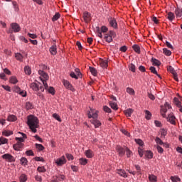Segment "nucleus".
<instances>
[{"label":"nucleus","mask_w":182,"mask_h":182,"mask_svg":"<svg viewBox=\"0 0 182 182\" xmlns=\"http://www.w3.org/2000/svg\"><path fill=\"white\" fill-rule=\"evenodd\" d=\"M149 180L150 182H157V176L154 175H149Z\"/></svg>","instance_id":"37"},{"label":"nucleus","mask_w":182,"mask_h":182,"mask_svg":"<svg viewBox=\"0 0 182 182\" xmlns=\"http://www.w3.org/2000/svg\"><path fill=\"white\" fill-rule=\"evenodd\" d=\"M53 119H55V120H58V122H62V119H60V116L57 113L53 114Z\"/></svg>","instance_id":"49"},{"label":"nucleus","mask_w":182,"mask_h":182,"mask_svg":"<svg viewBox=\"0 0 182 182\" xmlns=\"http://www.w3.org/2000/svg\"><path fill=\"white\" fill-rule=\"evenodd\" d=\"M24 72H25L26 75H31V68H29L28 66H26L24 68Z\"/></svg>","instance_id":"53"},{"label":"nucleus","mask_w":182,"mask_h":182,"mask_svg":"<svg viewBox=\"0 0 182 182\" xmlns=\"http://www.w3.org/2000/svg\"><path fill=\"white\" fill-rule=\"evenodd\" d=\"M155 141L157 144H160V146H163V144H164L161 139H160L159 136L156 137Z\"/></svg>","instance_id":"47"},{"label":"nucleus","mask_w":182,"mask_h":182,"mask_svg":"<svg viewBox=\"0 0 182 182\" xmlns=\"http://www.w3.org/2000/svg\"><path fill=\"white\" fill-rule=\"evenodd\" d=\"M47 90L50 95H52V96H54L55 95V88L53 87H50L48 89L47 88Z\"/></svg>","instance_id":"51"},{"label":"nucleus","mask_w":182,"mask_h":182,"mask_svg":"<svg viewBox=\"0 0 182 182\" xmlns=\"http://www.w3.org/2000/svg\"><path fill=\"white\" fill-rule=\"evenodd\" d=\"M8 143V139L4 137H0V146L1 144H6Z\"/></svg>","instance_id":"48"},{"label":"nucleus","mask_w":182,"mask_h":182,"mask_svg":"<svg viewBox=\"0 0 182 182\" xmlns=\"http://www.w3.org/2000/svg\"><path fill=\"white\" fill-rule=\"evenodd\" d=\"M126 92L127 93H128L129 95H130L131 96H134L135 95V92H134V90L132 87H127V90H126Z\"/></svg>","instance_id":"27"},{"label":"nucleus","mask_w":182,"mask_h":182,"mask_svg":"<svg viewBox=\"0 0 182 182\" xmlns=\"http://www.w3.org/2000/svg\"><path fill=\"white\" fill-rule=\"evenodd\" d=\"M16 120H18V118L14 114L9 115L7 118L8 122H16Z\"/></svg>","instance_id":"24"},{"label":"nucleus","mask_w":182,"mask_h":182,"mask_svg":"<svg viewBox=\"0 0 182 182\" xmlns=\"http://www.w3.org/2000/svg\"><path fill=\"white\" fill-rule=\"evenodd\" d=\"M132 48L134 50V52H136V53H138L139 55H140L141 50H140V46H139V45L134 44L132 46Z\"/></svg>","instance_id":"25"},{"label":"nucleus","mask_w":182,"mask_h":182,"mask_svg":"<svg viewBox=\"0 0 182 182\" xmlns=\"http://www.w3.org/2000/svg\"><path fill=\"white\" fill-rule=\"evenodd\" d=\"M175 14L176 18H181L182 17V9H176Z\"/></svg>","instance_id":"22"},{"label":"nucleus","mask_w":182,"mask_h":182,"mask_svg":"<svg viewBox=\"0 0 182 182\" xmlns=\"http://www.w3.org/2000/svg\"><path fill=\"white\" fill-rule=\"evenodd\" d=\"M174 18H176V16H174V13L173 12L168 13L167 19H168L170 22H173V21H174Z\"/></svg>","instance_id":"21"},{"label":"nucleus","mask_w":182,"mask_h":182,"mask_svg":"<svg viewBox=\"0 0 182 182\" xmlns=\"http://www.w3.org/2000/svg\"><path fill=\"white\" fill-rule=\"evenodd\" d=\"M171 180L172 182H180L181 181V179L177 176H171Z\"/></svg>","instance_id":"40"},{"label":"nucleus","mask_w":182,"mask_h":182,"mask_svg":"<svg viewBox=\"0 0 182 182\" xmlns=\"http://www.w3.org/2000/svg\"><path fill=\"white\" fill-rule=\"evenodd\" d=\"M49 51L52 55H56V53H58V47L56 46V44H53L50 48Z\"/></svg>","instance_id":"15"},{"label":"nucleus","mask_w":182,"mask_h":182,"mask_svg":"<svg viewBox=\"0 0 182 182\" xmlns=\"http://www.w3.org/2000/svg\"><path fill=\"white\" fill-rule=\"evenodd\" d=\"M55 163L58 167H60L63 164H66V158H65V156H63L60 158L55 159Z\"/></svg>","instance_id":"7"},{"label":"nucleus","mask_w":182,"mask_h":182,"mask_svg":"<svg viewBox=\"0 0 182 182\" xmlns=\"http://www.w3.org/2000/svg\"><path fill=\"white\" fill-rule=\"evenodd\" d=\"M15 140L17 143L13 145V148L16 151H21L23 149V141H25V139L22 137H16Z\"/></svg>","instance_id":"3"},{"label":"nucleus","mask_w":182,"mask_h":182,"mask_svg":"<svg viewBox=\"0 0 182 182\" xmlns=\"http://www.w3.org/2000/svg\"><path fill=\"white\" fill-rule=\"evenodd\" d=\"M9 82L12 85H16V83H18V79L15 76H11L9 79Z\"/></svg>","instance_id":"30"},{"label":"nucleus","mask_w":182,"mask_h":182,"mask_svg":"<svg viewBox=\"0 0 182 182\" xmlns=\"http://www.w3.org/2000/svg\"><path fill=\"white\" fill-rule=\"evenodd\" d=\"M79 161H80V164H81V166H86L87 164L88 160L86 159L85 158H80Z\"/></svg>","instance_id":"35"},{"label":"nucleus","mask_w":182,"mask_h":182,"mask_svg":"<svg viewBox=\"0 0 182 182\" xmlns=\"http://www.w3.org/2000/svg\"><path fill=\"white\" fill-rule=\"evenodd\" d=\"M59 18H60V14L55 13V14L52 18L53 22H55V21H58V19H59Z\"/></svg>","instance_id":"41"},{"label":"nucleus","mask_w":182,"mask_h":182,"mask_svg":"<svg viewBox=\"0 0 182 182\" xmlns=\"http://www.w3.org/2000/svg\"><path fill=\"white\" fill-rule=\"evenodd\" d=\"M145 119L146 120H151V112L149 110H145Z\"/></svg>","instance_id":"31"},{"label":"nucleus","mask_w":182,"mask_h":182,"mask_svg":"<svg viewBox=\"0 0 182 182\" xmlns=\"http://www.w3.org/2000/svg\"><path fill=\"white\" fill-rule=\"evenodd\" d=\"M139 70H140L142 73H144V72H146V68L143 65H140L139 67Z\"/></svg>","instance_id":"64"},{"label":"nucleus","mask_w":182,"mask_h":182,"mask_svg":"<svg viewBox=\"0 0 182 182\" xmlns=\"http://www.w3.org/2000/svg\"><path fill=\"white\" fill-rule=\"evenodd\" d=\"M11 26V29H13L14 32L15 33H18L21 31V26H19L17 23H12Z\"/></svg>","instance_id":"13"},{"label":"nucleus","mask_w":182,"mask_h":182,"mask_svg":"<svg viewBox=\"0 0 182 182\" xmlns=\"http://www.w3.org/2000/svg\"><path fill=\"white\" fill-rule=\"evenodd\" d=\"M135 141L136 144H139V146H143V144H144V143L143 142V140L140 139H135Z\"/></svg>","instance_id":"59"},{"label":"nucleus","mask_w":182,"mask_h":182,"mask_svg":"<svg viewBox=\"0 0 182 182\" xmlns=\"http://www.w3.org/2000/svg\"><path fill=\"white\" fill-rule=\"evenodd\" d=\"M109 106L113 109V110H117L119 109V107H117V103L116 102H109Z\"/></svg>","instance_id":"34"},{"label":"nucleus","mask_w":182,"mask_h":182,"mask_svg":"<svg viewBox=\"0 0 182 182\" xmlns=\"http://www.w3.org/2000/svg\"><path fill=\"white\" fill-rule=\"evenodd\" d=\"M116 150L119 154V157H123L126 154V149L122 147L120 145L116 146Z\"/></svg>","instance_id":"11"},{"label":"nucleus","mask_w":182,"mask_h":182,"mask_svg":"<svg viewBox=\"0 0 182 182\" xmlns=\"http://www.w3.org/2000/svg\"><path fill=\"white\" fill-rule=\"evenodd\" d=\"M149 70H151V73H153L154 75H157V70H156L155 67L151 66L149 68Z\"/></svg>","instance_id":"56"},{"label":"nucleus","mask_w":182,"mask_h":182,"mask_svg":"<svg viewBox=\"0 0 182 182\" xmlns=\"http://www.w3.org/2000/svg\"><path fill=\"white\" fill-rule=\"evenodd\" d=\"M101 32H102L103 33H106V32H107V31H109V28L107 27H106L105 26H102L101 27L100 29Z\"/></svg>","instance_id":"58"},{"label":"nucleus","mask_w":182,"mask_h":182,"mask_svg":"<svg viewBox=\"0 0 182 182\" xmlns=\"http://www.w3.org/2000/svg\"><path fill=\"white\" fill-rule=\"evenodd\" d=\"M63 85H64L65 87L68 89V90H70L71 92H76V90L75 87H73V85H72L69 81L63 80Z\"/></svg>","instance_id":"8"},{"label":"nucleus","mask_w":182,"mask_h":182,"mask_svg":"<svg viewBox=\"0 0 182 182\" xmlns=\"http://www.w3.org/2000/svg\"><path fill=\"white\" fill-rule=\"evenodd\" d=\"M125 151H126L127 156L128 158L132 157V154H133V152H132V151H130V149L128 147L125 148Z\"/></svg>","instance_id":"45"},{"label":"nucleus","mask_w":182,"mask_h":182,"mask_svg":"<svg viewBox=\"0 0 182 182\" xmlns=\"http://www.w3.org/2000/svg\"><path fill=\"white\" fill-rule=\"evenodd\" d=\"M14 92L19 94L21 92V87H18L17 85H15L14 87Z\"/></svg>","instance_id":"57"},{"label":"nucleus","mask_w":182,"mask_h":182,"mask_svg":"<svg viewBox=\"0 0 182 182\" xmlns=\"http://www.w3.org/2000/svg\"><path fill=\"white\" fill-rule=\"evenodd\" d=\"M27 124L33 133H36L39 128V119L35 115H29L27 117Z\"/></svg>","instance_id":"1"},{"label":"nucleus","mask_w":182,"mask_h":182,"mask_svg":"<svg viewBox=\"0 0 182 182\" xmlns=\"http://www.w3.org/2000/svg\"><path fill=\"white\" fill-rule=\"evenodd\" d=\"M117 174H119L121 177H124V178H126L127 177V173H126V171L123 169H118L117 171Z\"/></svg>","instance_id":"17"},{"label":"nucleus","mask_w":182,"mask_h":182,"mask_svg":"<svg viewBox=\"0 0 182 182\" xmlns=\"http://www.w3.org/2000/svg\"><path fill=\"white\" fill-rule=\"evenodd\" d=\"M156 149H157L158 153H160L161 154H163V152L164 151L162 147L159 145H157Z\"/></svg>","instance_id":"63"},{"label":"nucleus","mask_w":182,"mask_h":182,"mask_svg":"<svg viewBox=\"0 0 182 182\" xmlns=\"http://www.w3.org/2000/svg\"><path fill=\"white\" fill-rule=\"evenodd\" d=\"M103 110L106 113H112V109L109 107H107V106H104L103 107Z\"/></svg>","instance_id":"55"},{"label":"nucleus","mask_w":182,"mask_h":182,"mask_svg":"<svg viewBox=\"0 0 182 182\" xmlns=\"http://www.w3.org/2000/svg\"><path fill=\"white\" fill-rule=\"evenodd\" d=\"M26 156H35V154H33V150H28L26 151Z\"/></svg>","instance_id":"61"},{"label":"nucleus","mask_w":182,"mask_h":182,"mask_svg":"<svg viewBox=\"0 0 182 182\" xmlns=\"http://www.w3.org/2000/svg\"><path fill=\"white\" fill-rule=\"evenodd\" d=\"M104 39L108 43H110V42L113 41V37L112 36H109V34H105Z\"/></svg>","instance_id":"26"},{"label":"nucleus","mask_w":182,"mask_h":182,"mask_svg":"<svg viewBox=\"0 0 182 182\" xmlns=\"http://www.w3.org/2000/svg\"><path fill=\"white\" fill-rule=\"evenodd\" d=\"M151 62L152 63V65L154 66H160V65H161V62H160V60H159L154 58H151Z\"/></svg>","instance_id":"18"},{"label":"nucleus","mask_w":182,"mask_h":182,"mask_svg":"<svg viewBox=\"0 0 182 182\" xmlns=\"http://www.w3.org/2000/svg\"><path fill=\"white\" fill-rule=\"evenodd\" d=\"M167 121L171 123V124L176 125V117L173 114H169L167 117Z\"/></svg>","instance_id":"12"},{"label":"nucleus","mask_w":182,"mask_h":182,"mask_svg":"<svg viewBox=\"0 0 182 182\" xmlns=\"http://www.w3.org/2000/svg\"><path fill=\"white\" fill-rule=\"evenodd\" d=\"M20 161L21 163V166H26V164H28V159H26L25 157H22L20 159Z\"/></svg>","instance_id":"44"},{"label":"nucleus","mask_w":182,"mask_h":182,"mask_svg":"<svg viewBox=\"0 0 182 182\" xmlns=\"http://www.w3.org/2000/svg\"><path fill=\"white\" fill-rule=\"evenodd\" d=\"M100 65L101 68H102L103 69H106V68H107L109 65V61H107V60H101L100 61Z\"/></svg>","instance_id":"16"},{"label":"nucleus","mask_w":182,"mask_h":182,"mask_svg":"<svg viewBox=\"0 0 182 182\" xmlns=\"http://www.w3.org/2000/svg\"><path fill=\"white\" fill-rule=\"evenodd\" d=\"M171 109V105L168 104V102H166L164 106L161 107V114L163 117H166V113H167V110Z\"/></svg>","instance_id":"5"},{"label":"nucleus","mask_w":182,"mask_h":182,"mask_svg":"<svg viewBox=\"0 0 182 182\" xmlns=\"http://www.w3.org/2000/svg\"><path fill=\"white\" fill-rule=\"evenodd\" d=\"M108 21L111 28H114V29H118L117 21H116V18L110 17L108 18Z\"/></svg>","instance_id":"9"},{"label":"nucleus","mask_w":182,"mask_h":182,"mask_svg":"<svg viewBox=\"0 0 182 182\" xmlns=\"http://www.w3.org/2000/svg\"><path fill=\"white\" fill-rule=\"evenodd\" d=\"M154 154L151 151H145V157L148 159H151L153 158Z\"/></svg>","instance_id":"19"},{"label":"nucleus","mask_w":182,"mask_h":182,"mask_svg":"<svg viewBox=\"0 0 182 182\" xmlns=\"http://www.w3.org/2000/svg\"><path fill=\"white\" fill-rule=\"evenodd\" d=\"M168 70L173 75L174 80H176V82H178V77L177 75V72H176V70H174V68L171 67V65H169L168 67Z\"/></svg>","instance_id":"10"},{"label":"nucleus","mask_w":182,"mask_h":182,"mask_svg":"<svg viewBox=\"0 0 182 182\" xmlns=\"http://www.w3.org/2000/svg\"><path fill=\"white\" fill-rule=\"evenodd\" d=\"M83 19L85 23H89V22H90V14L89 12L87 11L84 12Z\"/></svg>","instance_id":"14"},{"label":"nucleus","mask_w":182,"mask_h":182,"mask_svg":"<svg viewBox=\"0 0 182 182\" xmlns=\"http://www.w3.org/2000/svg\"><path fill=\"white\" fill-rule=\"evenodd\" d=\"M16 59H17V60H20L21 62L23 59V56L22 55V54L17 53H16Z\"/></svg>","instance_id":"50"},{"label":"nucleus","mask_w":182,"mask_h":182,"mask_svg":"<svg viewBox=\"0 0 182 182\" xmlns=\"http://www.w3.org/2000/svg\"><path fill=\"white\" fill-rule=\"evenodd\" d=\"M163 52L166 56H170L171 55V51L166 48H163Z\"/></svg>","instance_id":"43"},{"label":"nucleus","mask_w":182,"mask_h":182,"mask_svg":"<svg viewBox=\"0 0 182 182\" xmlns=\"http://www.w3.org/2000/svg\"><path fill=\"white\" fill-rule=\"evenodd\" d=\"M138 153L140 157H143L144 154V151H143V149H141V148H138Z\"/></svg>","instance_id":"62"},{"label":"nucleus","mask_w":182,"mask_h":182,"mask_svg":"<svg viewBox=\"0 0 182 182\" xmlns=\"http://www.w3.org/2000/svg\"><path fill=\"white\" fill-rule=\"evenodd\" d=\"M173 103H174V105H176L178 107H181V102L180 101V100H178V98L174 97V98H173Z\"/></svg>","instance_id":"32"},{"label":"nucleus","mask_w":182,"mask_h":182,"mask_svg":"<svg viewBox=\"0 0 182 182\" xmlns=\"http://www.w3.org/2000/svg\"><path fill=\"white\" fill-rule=\"evenodd\" d=\"M124 114L127 116V117H131L132 114H133V109L129 108L124 111Z\"/></svg>","instance_id":"28"},{"label":"nucleus","mask_w":182,"mask_h":182,"mask_svg":"<svg viewBox=\"0 0 182 182\" xmlns=\"http://www.w3.org/2000/svg\"><path fill=\"white\" fill-rule=\"evenodd\" d=\"M88 118L92 119H91V123L95 126V129H97V127H100V126H102V122L97 119V111L93 112L91 109V112H88Z\"/></svg>","instance_id":"2"},{"label":"nucleus","mask_w":182,"mask_h":182,"mask_svg":"<svg viewBox=\"0 0 182 182\" xmlns=\"http://www.w3.org/2000/svg\"><path fill=\"white\" fill-rule=\"evenodd\" d=\"M95 31L97 33V36L99 38H103V35L102 34V31H100V28H99V26L95 27Z\"/></svg>","instance_id":"33"},{"label":"nucleus","mask_w":182,"mask_h":182,"mask_svg":"<svg viewBox=\"0 0 182 182\" xmlns=\"http://www.w3.org/2000/svg\"><path fill=\"white\" fill-rule=\"evenodd\" d=\"M1 158L4 160H6V161H8L9 163H14L15 161V158L10 154H5L1 156Z\"/></svg>","instance_id":"6"},{"label":"nucleus","mask_w":182,"mask_h":182,"mask_svg":"<svg viewBox=\"0 0 182 182\" xmlns=\"http://www.w3.org/2000/svg\"><path fill=\"white\" fill-rule=\"evenodd\" d=\"M3 134L4 136H6V137H9V136H12V134H14V132H12L11 131H4L3 132Z\"/></svg>","instance_id":"46"},{"label":"nucleus","mask_w":182,"mask_h":182,"mask_svg":"<svg viewBox=\"0 0 182 182\" xmlns=\"http://www.w3.org/2000/svg\"><path fill=\"white\" fill-rule=\"evenodd\" d=\"M36 146L37 149H38V150L40 151H42V150H44L45 149V147L43 146V145L41 144H36Z\"/></svg>","instance_id":"54"},{"label":"nucleus","mask_w":182,"mask_h":182,"mask_svg":"<svg viewBox=\"0 0 182 182\" xmlns=\"http://www.w3.org/2000/svg\"><path fill=\"white\" fill-rule=\"evenodd\" d=\"M26 109L27 110H32V109H33V105H32L31 102H26Z\"/></svg>","instance_id":"36"},{"label":"nucleus","mask_w":182,"mask_h":182,"mask_svg":"<svg viewBox=\"0 0 182 182\" xmlns=\"http://www.w3.org/2000/svg\"><path fill=\"white\" fill-rule=\"evenodd\" d=\"M12 5L15 12H19V6L18 5V2L14 1H12Z\"/></svg>","instance_id":"29"},{"label":"nucleus","mask_w":182,"mask_h":182,"mask_svg":"<svg viewBox=\"0 0 182 182\" xmlns=\"http://www.w3.org/2000/svg\"><path fill=\"white\" fill-rule=\"evenodd\" d=\"M31 89L33 90L34 92H45V87H43V85L41 84L40 82H32L30 86Z\"/></svg>","instance_id":"4"},{"label":"nucleus","mask_w":182,"mask_h":182,"mask_svg":"<svg viewBox=\"0 0 182 182\" xmlns=\"http://www.w3.org/2000/svg\"><path fill=\"white\" fill-rule=\"evenodd\" d=\"M41 81L43 82V85L46 90H48V87H49V86L48 85V82H46V80H43V79H41Z\"/></svg>","instance_id":"60"},{"label":"nucleus","mask_w":182,"mask_h":182,"mask_svg":"<svg viewBox=\"0 0 182 182\" xmlns=\"http://www.w3.org/2000/svg\"><path fill=\"white\" fill-rule=\"evenodd\" d=\"M37 171L39 173H45L46 171V169L45 168V166H38L37 168Z\"/></svg>","instance_id":"52"},{"label":"nucleus","mask_w":182,"mask_h":182,"mask_svg":"<svg viewBox=\"0 0 182 182\" xmlns=\"http://www.w3.org/2000/svg\"><path fill=\"white\" fill-rule=\"evenodd\" d=\"M129 69L131 72H133V73H134L136 72V65H134V64L131 63L129 65Z\"/></svg>","instance_id":"42"},{"label":"nucleus","mask_w":182,"mask_h":182,"mask_svg":"<svg viewBox=\"0 0 182 182\" xmlns=\"http://www.w3.org/2000/svg\"><path fill=\"white\" fill-rule=\"evenodd\" d=\"M19 181L20 182H26V181H28V176H26V174H25V173H22L19 176Z\"/></svg>","instance_id":"20"},{"label":"nucleus","mask_w":182,"mask_h":182,"mask_svg":"<svg viewBox=\"0 0 182 182\" xmlns=\"http://www.w3.org/2000/svg\"><path fill=\"white\" fill-rule=\"evenodd\" d=\"M161 137H166L167 136V130L164 128L160 129Z\"/></svg>","instance_id":"39"},{"label":"nucleus","mask_w":182,"mask_h":182,"mask_svg":"<svg viewBox=\"0 0 182 182\" xmlns=\"http://www.w3.org/2000/svg\"><path fill=\"white\" fill-rule=\"evenodd\" d=\"M85 154L87 159H92L93 157V151L90 149L85 151Z\"/></svg>","instance_id":"23"},{"label":"nucleus","mask_w":182,"mask_h":182,"mask_svg":"<svg viewBox=\"0 0 182 182\" xmlns=\"http://www.w3.org/2000/svg\"><path fill=\"white\" fill-rule=\"evenodd\" d=\"M90 72L93 76H97V70L93 67H90Z\"/></svg>","instance_id":"38"}]
</instances>
